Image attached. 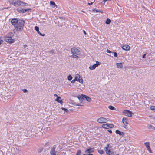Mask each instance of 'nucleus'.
Returning <instances> with one entry per match:
<instances>
[{
  "mask_svg": "<svg viewBox=\"0 0 155 155\" xmlns=\"http://www.w3.org/2000/svg\"><path fill=\"white\" fill-rule=\"evenodd\" d=\"M11 22L15 28V29L13 30L14 33H15V31L19 32L23 30L25 24V21L23 20L14 18L11 20Z\"/></svg>",
  "mask_w": 155,
  "mask_h": 155,
  "instance_id": "obj_1",
  "label": "nucleus"
},
{
  "mask_svg": "<svg viewBox=\"0 0 155 155\" xmlns=\"http://www.w3.org/2000/svg\"><path fill=\"white\" fill-rule=\"evenodd\" d=\"M11 4L15 6H25L28 5L27 3L24 2L19 0H13L12 1L11 3Z\"/></svg>",
  "mask_w": 155,
  "mask_h": 155,
  "instance_id": "obj_2",
  "label": "nucleus"
},
{
  "mask_svg": "<svg viewBox=\"0 0 155 155\" xmlns=\"http://www.w3.org/2000/svg\"><path fill=\"white\" fill-rule=\"evenodd\" d=\"M104 150L107 155H116V153L113 151L111 146H107L105 147L104 148Z\"/></svg>",
  "mask_w": 155,
  "mask_h": 155,
  "instance_id": "obj_3",
  "label": "nucleus"
},
{
  "mask_svg": "<svg viewBox=\"0 0 155 155\" xmlns=\"http://www.w3.org/2000/svg\"><path fill=\"white\" fill-rule=\"evenodd\" d=\"M4 39L6 42L9 43H12L15 41V40L12 39V38L11 37H4Z\"/></svg>",
  "mask_w": 155,
  "mask_h": 155,
  "instance_id": "obj_4",
  "label": "nucleus"
},
{
  "mask_svg": "<svg viewBox=\"0 0 155 155\" xmlns=\"http://www.w3.org/2000/svg\"><path fill=\"white\" fill-rule=\"evenodd\" d=\"M114 125L111 124H104L102 125V127L103 128L106 129H109V128H113Z\"/></svg>",
  "mask_w": 155,
  "mask_h": 155,
  "instance_id": "obj_5",
  "label": "nucleus"
},
{
  "mask_svg": "<svg viewBox=\"0 0 155 155\" xmlns=\"http://www.w3.org/2000/svg\"><path fill=\"white\" fill-rule=\"evenodd\" d=\"M71 51L72 54L78 55L80 54V51L76 48H73L71 49Z\"/></svg>",
  "mask_w": 155,
  "mask_h": 155,
  "instance_id": "obj_6",
  "label": "nucleus"
},
{
  "mask_svg": "<svg viewBox=\"0 0 155 155\" xmlns=\"http://www.w3.org/2000/svg\"><path fill=\"white\" fill-rule=\"evenodd\" d=\"M125 115L127 116L130 117L132 116V113L130 111L128 110H124L123 112Z\"/></svg>",
  "mask_w": 155,
  "mask_h": 155,
  "instance_id": "obj_7",
  "label": "nucleus"
},
{
  "mask_svg": "<svg viewBox=\"0 0 155 155\" xmlns=\"http://www.w3.org/2000/svg\"><path fill=\"white\" fill-rule=\"evenodd\" d=\"M107 120L104 117H100L97 120V122L100 123H106L107 122Z\"/></svg>",
  "mask_w": 155,
  "mask_h": 155,
  "instance_id": "obj_8",
  "label": "nucleus"
},
{
  "mask_svg": "<svg viewBox=\"0 0 155 155\" xmlns=\"http://www.w3.org/2000/svg\"><path fill=\"white\" fill-rule=\"evenodd\" d=\"M30 10V9H23L18 8L17 9V11L20 13H24Z\"/></svg>",
  "mask_w": 155,
  "mask_h": 155,
  "instance_id": "obj_9",
  "label": "nucleus"
},
{
  "mask_svg": "<svg viewBox=\"0 0 155 155\" xmlns=\"http://www.w3.org/2000/svg\"><path fill=\"white\" fill-rule=\"evenodd\" d=\"M65 20L64 19H60L58 21V25L59 26H62L65 24Z\"/></svg>",
  "mask_w": 155,
  "mask_h": 155,
  "instance_id": "obj_10",
  "label": "nucleus"
},
{
  "mask_svg": "<svg viewBox=\"0 0 155 155\" xmlns=\"http://www.w3.org/2000/svg\"><path fill=\"white\" fill-rule=\"evenodd\" d=\"M122 48L125 51H129L130 50V47L127 45H125L122 46Z\"/></svg>",
  "mask_w": 155,
  "mask_h": 155,
  "instance_id": "obj_11",
  "label": "nucleus"
},
{
  "mask_svg": "<svg viewBox=\"0 0 155 155\" xmlns=\"http://www.w3.org/2000/svg\"><path fill=\"white\" fill-rule=\"evenodd\" d=\"M82 95L84 97V100L85 99L88 102H90L91 101V98L89 97L84 94H82Z\"/></svg>",
  "mask_w": 155,
  "mask_h": 155,
  "instance_id": "obj_12",
  "label": "nucleus"
},
{
  "mask_svg": "<svg viewBox=\"0 0 155 155\" xmlns=\"http://www.w3.org/2000/svg\"><path fill=\"white\" fill-rule=\"evenodd\" d=\"M78 97L81 103H82L83 100H84V98L82 95L81 96L79 95Z\"/></svg>",
  "mask_w": 155,
  "mask_h": 155,
  "instance_id": "obj_13",
  "label": "nucleus"
},
{
  "mask_svg": "<svg viewBox=\"0 0 155 155\" xmlns=\"http://www.w3.org/2000/svg\"><path fill=\"white\" fill-rule=\"evenodd\" d=\"M61 98L60 97H58L55 100L58 102L60 103L61 104L63 103V101L61 100Z\"/></svg>",
  "mask_w": 155,
  "mask_h": 155,
  "instance_id": "obj_14",
  "label": "nucleus"
},
{
  "mask_svg": "<svg viewBox=\"0 0 155 155\" xmlns=\"http://www.w3.org/2000/svg\"><path fill=\"white\" fill-rule=\"evenodd\" d=\"M115 132L117 134H119L120 136H123L124 135V134L123 132H121L117 130H116Z\"/></svg>",
  "mask_w": 155,
  "mask_h": 155,
  "instance_id": "obj_15",
  "label": "nucleus"
},
{
  "mask_svg": "<svg viewBox=\"0 0 155 155\" xmlns=\"http://www.w3.org/2000/svg\"><path fill=\"white\" fill-rule=\"evenodd\" d=\"M116 65L118 68H121L123 67L122 64L121 63H116Z\"/></svg>",
  "mask_w": 155,
  "mask_h": 155,
  "instance_id": "obj_16",
  "label": "nucleus"
},
{
  "mask_svg": "<svg viewBox=\"0 0 155 155\" xmlns=\"http://www.w3.org/2000/svg\"><path fill=\"white\" fill-rule=\"evenodd\" d=\"M50 153L51 155H56V152L55 151L54 148L51 149Z\"/></svg>",
  "mask_w": 155,
  "mask_h": 155,
  "instance_id": "obj_17",
  "label": "nucleus"
},
{
  "mask_svg": "<svg viewBox=\"0 0 155 155\" xmlns=\"http://www.w3.org/2000/svg\"><path fill=\"white\" fill-rule=\"evenodd\" d=\"M127 120L126 119V118L124 117L122 119V122L124 124V125H125V124H127L128 123L127 122Z\"/></svg>",
  "mask_w": 155,
  "mask_h": 155,
  "instance_id": "obj_18",
  "label": "nucleus"
},
{
  "mask_svg": "<svg viewBox=\"0 0 155 155\" xmlns=\"http://www.w3.org/2000/svg\"><path fill=\"white\" fill-rule=\"evenodd\" d=\"M94 151V149L93 148H90L88 149L87 150L85 151L86 152H87V153H91L92 152Z\"/></svg>",
  "mask_w": 155,
  "mask_h": 155,
  "instance_id": "obj_19",
  "label": "nucleus"
},
{
  "mask_svg": "<svg viewBox=\"0 0 155 155\" xmlns=\"http://www.w3.org/2000/svg\"><path fill=\"white\" fill-rule=\"evenodd\" d=\"M80 78V76L78 74H76L75 78V81H78V80H79V79Z\"/></svg>",
  "mask_w": 155,
  "mask_h": 155,
  "instance_id": "obj_20",
  "label": "nucleus"
},
{
  "mask_svg": "<svg viewBox=\"0 0 155 155\" xmlns=\"http://www.w3.org/2000/svg\"><path fill=\"white\" fill-rule=\"evenodd\" d=\"M96 67V66L95 65V64L93 65L92 66H91L89 67V68L90 70H94V69Z\"/></svg>",
  "mask_w": 155,
  "mask_h": 155,
  "instance_id": "obj_21",
  "label": "nucleus"
},
{
  "mask_svg": "<svg viewBox=\"0 0 155 155\" xmlns=\"http://www.w3.org/2000/svg\"><path fill=\"white\" fill-rule=\"evenodd\" d=\"M108 108L111 110H116V108H115L114 106H112L111 105H110L108 107Z\"/></svg>",
  "mask_w": 155,
  "mask_h": 155,
  "instance_id": "obj_22",
  "label": "nucleus"
},
{
  "mask_svg": "<svg viewBox=\"0 0 155 155\" xmlns=\"http://www.w3.org/2000/svg\"><path fill=\"white\" fill-rule=\"evenodd\" d=\"M111 22V21L109 18H107L105 21V23L107 24H109Z\"/></svg>",
  "mask_w": 155,
  "mask_h": 155,
  "instance_id": "obj_23",
  "label": "nucleus"
},
{
  "mask_svg": "<svg viewBox=\"0 0 155 155\" xmlns=\"http://www.w3.org/2000/svg\"><path fill=\"white\" fill-rule=\"evenodd\" d=\"M50 4L51 5H53L54 6V7L57 6V5L55 4V2L53 1H51L50 2Z\"/></svg>",
  "mask_w": 155,
  "mask_h": 155,
  "instance_id": "obj_24",
  "label": "nucleus"
},
{
  "mask_svg": "<svg viewBox=\"0 0 155 155\" xmlns=\"http://www.w3.org/2000/svg\"><path fill=\"white\" fill-rule=\"evenodd\" d=\"M52 145L53 144L52 143H51L50 141H46L45 143V145Z\"/></svg>",
  "mask_w": 155,
  "mask_h": 155,
  "instance_id": "obj_25",
  "label": "nucleus"
},
{
  "mask_svg": "<svg viewBox=\"0 0 155 155\" xmlns=\"http://www.w3.org/2000/svg\"><path fill=\"white\" fill-rule=\"evenodd\" d=\"M92 11H93V12H94V11H96V12H101L102 13H103V12L102 11H101L100 10H97V9H94L92 10Z\"/></svg>",
  "mask_w": 155,
  "mask_h": 155,
  "instance_id": "obj_26",
  "label": "nucleus"
},
{
  "mask_svg": "<svg viewBox=\"0 0 155 155\" xmlns=\"http://www.w3.org/2000/svg\"><path fill=\"white\" fill-rule=\"evenodd\" d=\"M14 36V34L12 32H10L8 35V36L7 37H11L12 38V36Z\"/></svg>",
  "mask_w": 155,
  "mask_h": 155,
  "instance_id": "obj_27",
  "label": "nucleus"
},
{
  "mask_svg": "<svg viewBox=\"0 0 155 155\" xmlns=\"http://www.w3.org/2000/svg\"><path fill=\"white\" fill-rule=\"evenodd\" d=\"M67 78L68 80L71 81L72 79V77L71 75H69L68 76Z\"/></svg>",
  "mask_w": 155,
  "mask_h": 155,
  "instance_id": "obj_28",
  "label": "nucleus"
},
{
  "mask_svg": "<svg viewBox=\"0 0 155 155\" xmlns=\"http://www.w3.org/2000/svg\"><path fill=\"white\" fill-rule=\"evenodd\" d=\"M146 148L147 149V150H148L149 152L150 153H151V149L150 147V146H146Z\"/></svg>",
  "mask_w": 155,
  "mask_h": 155,
  "instance_id": "obj_29",
  "label": "nucleus"
},
{
  "mask_svg": "<svg viewBox=\"0 0 155 155\" xmlns=\"http://www.w3.org/2000/svg\"><path fill=\"white\" fill-rule=\"evenodd\" d=\"M71 57L74 58H76L77 59L79 58L78 56L75 54L72 55L71 56Z\"/></svg>",
  "mask_w": 155,
  "mask_h": 155,
  "instance_id": "obj_30",
  "label": "nucleus"
},
{
  "mask_svg": "<svg viewBox=\"0 0 155 155\" xmlns=\"http://www.w3.org/2000/svg\"><path fill=\"white\" fill-rule=\"evenodd\" d=\"M35 29L38 33L39 32V28L38 26H36L35 27Z\"/></svg>",
  "mask_w": 155,
  "mask_h": 155,
  "instance_id": "obj_31",
  "label": "nucleus"
},
{
  "mask_svg": "<svg viewBox=\"0 0 155 155\" xmlns=\"http://www.w3.org/2000/svg\"><path fill=\"white\" fill-rule=\"evenodd\" d=\"M96 67H97L98 65H99L101 64V63L98 62V61H96V63L94 64Z\"/></svg>",
  "mask_w": 155,
  "mask_h": 155,
  "instance_id": "obj_32",
  "label": "nucleus"
},
{
  "mask_svg": "<svg viewBox=\"0 0 155 155\" xmlns=\"http://www.w3.org/2000/svg\"><path fill=\"white\" fill-rule=\"evenodd\" d=\"M61 109L62 110H64L66 112H67L68 111V110L67 109L64 107H62Z\"/></svg>",
  "mask_w": 155,
  "mask_h": 155,
  "instance_id": "obj_33",
  "label": "nucleus"
},
{
  "mask_svg": "<svg viewBox=\"0 0 155 155\" xmlns=\"http://www.w3.org/2000/svg\"><path fill=\"white\" fill-rule=\"evenodd\" d=\"M98 151L99 153L101 154H102L104 153V151L102 150H98Z\"/></svg>",
  "mask_w": 155,
  "mask_h": 155,
  "instance_id": "obj_34",
  "label": "nucleus"
},
{
  "mask_svg": "<svg viewBox=\"0 0 155 155\" xmlns=\"http://www.w3.org/2000/svg\"><path fill=\"white\" fill-rule=\"evenodd\" d=\"M78 81L81 84H83V81L82 78L81 79L80 78Z\"/></svg>",
  "mask_w": 155,
  "mask_h": 155,
  "instance_id": "obj_35",
  "label": "nucleus"
},
{
  "mask_svg": "<svg viewBox=\"0 0 155 155\" xmlns=\"http://www.w3.org/2000/svg\"><path fill=\"white\" fill-rule=\"evenodd\" d=\"M28 142V140L27 139H25L24 140L23 143L24 144H27L25 143H27Z\"/></svg>",
  "mask_w": 155,
  "mask_h": 155,
  "instance_id": "obj_36",
  "label": "nucleus"
},
{
  "mask_svg": "<svg viewBox=\"0 0 155 155\" xmlns=\"http://www.w3.org/2000/svg\"><path fill=\"white\" fill-rule=\"evenodd\" d=\"M112 53L114 54V56L115 57H117L118 56L117 53L116 52H112Z\"/></svg>",
  "mask_w": 155,
  "mask_h": 155,
  "instance_id": "obj_37",
  "label": "nucleus"
},
{
  "mask_svg": "<svg viewBox=\"0 0 155 155\" xmlns=\"http://www.w3.org/2000/svg\"><path fill=\"white\" fill-rule=\"evenodd\" d=\"M81 151L80 150H78L76 153V155H81Z\"/></svg>",
  "mask_w": 155,
  "mask_h": 155,
  "instance_id": "obj_38",
  "label": "nucleus"
},
{
  "mask_svg": "<svg viewBox=\"0 0 155 155\" xmlns=\"http://www.w3.org/2000/svg\"><path fill=\"white\" fill-rule=\"evenodd\" d=\"M17 148H15V147H13V149L12 150L13 152H16L17 151Z\"/></svg>",
  "mask_w": 155,
  "mask_h": 155,
  "instance_id": "obj_39",
  "label": "nucleus"
},
{
  "mask_svg": "<svg viewBox=\"0 0 155 155\" xmlns=\"http://www.w3.org/2000/svg\"><path fill=\"white\" fill-rule=\"evenodd\" d=\"M150 109L153 110H155V106H151L150 107Z\"/></svg>",
  "mask_w": 155,
  "mask_h": 155,
  "instance_id": "obj_40",
  "label": "nucleus"
},
{
  "mask_svg": "<svg viewBox=\"0 0 155 155\" xmlns=\"http://www.w3.org/2000/svg\"><path fill=\"white\" fill-rule=\"evenodd\" d=\"M22 90L24 93H26L28 91V90L26 89H23Z\"/></svg>",
  "mask_w": 155,
  "mask_h": 155,
  "instance_id": "obj_41",
  "label": "nucleus"
},
{
  "mask_svg": "<svg viewBox=\"0 0 155 155\" xmlns=\"http://www.w3.org/2000/svg\"><path fill=\"white\" fill-rule=\"evenodd\" d=\"M49 53H52V54H54V51L53 50H51V51H49Z\"/></svg>",
  "mask_w": 155,
  "mask_h": 155,
  "instance_id": "obj_42",
  "label": "nucleus"
},
{
  "mask_svg": "<svg viewBox=\"0 0 155 155\" xmlns=\"http://www.w3.org/2000/svg\"><path fill=\"white\" fill-rule=\"evenodd\" d=\"M38 33L39 34L43 36H44L45 35V34H42L41 33H40V32L39 33Z\"/></svg>",
  "mask_w": 155,
  "mask_h": 155,
  "instance_id": "obj_43",
  "label": "nucleus"
},
{
  "mask_svg": "<svg viewBox=\"0 0 155 155\" xmlns=\"http://www.w3.org/2000/svg\"><path fill=\"white\" fill-rule=\"evenodd\" d=\"M107 53H112V52L110 50H107L106 51Z\"/></svg>",
  "mask_w": 155,
  "mask_h": 155,
  "instance_id": "obj_44",
  "label": "nucleus"
},
{
  "mask_svg": "<svg viewBox=\"0 0 155 155\" xmlns=\"http://www.w3.org/2000/svg\"><path fill=\"white\" fill-rule=\"evenodd\" d=\"M144 144L145 145H149V142H146L144 143Z\"/></svg>",
  "mask_w": 155,
  "mask_h": 155,
  "instance_id": "obj_45",
  "label": "nucleus"
},
{
  "mask_svg": "<svg viewBox=\"0 0 155 155\" xmlns=\"http://www.w3.org/2000/svg\"><path fill=\"white\" fill-rule=\"evenodd\" d=\"M75 79L72 80V81H71V82L72 83H75Z\"/></svg>",
  "mask_w": 155,
  "mask_h": 155,
  "instance_id": "obj_46",
  "label": "nucleus"
},
{
  "mask_svg": "<svg viewBox=\"0 0 155 155\" xmlns=\"http://www.w3.org/2000/svg\"><path fill=\"white\" fill-rule=\"evenodd\" d=\"M74 104V105H77V106H81V105H80V104H76L75 103H74V104Z\"/></svg>",
  "mask_w": 155,
  "mask_h": 155,
  "instance_id": "obj_47",
  "label": "nucleus"
},
{
  "mask_svg": "<svg viewBox=\"0 0 155 155\" xmlns=\"http://www.w3.org/2000/svg\"><path fill=\"white\" fill-rule=\"evenodd\" d=\"M3 42V41L0 38V45Z\"/></svg>",
  "mask_w": 155,
  "mask_h": 155,
  "instance_id": "obj_48",
  "label": "nucleus"
},
{
  "mask_svg": "<svg viewBox=\"0 0 155 155\" xmlns=\"http://www.w3.org/2000/svg\"><path fill=\"white\" fill-rule=\"evenodd\" d=\"M9 8V7L4 8H2V10H3L4 9H8Z\"/></svg>",
  "mask_w": 155,
  "mask_h": 155,
  "instance_id": "obj_49",
  "label": "nucleus"
},
{
  "mask_svg": "<svg viewBox=\"0 0 155 155\" xmlns=\"http://www.w3.org/2000/svg\"><path fill=\"white\" fill-rule=\"evenodd\" d=\"M146 55V54H144L143 56V58H145V56Z\"/></svg>",
  "mask_w": 155,
  "mask_h": 155,
  "instance_id": "obj_50",
  "label": "nucleus"
},
{
  "mask_svg": "<svg viewBox=\"0 0 155 155\" xmlns=\"http://www.w3.org/2000/svg\"><path fill=\"white\" fill-rule=\"evenodd\" d=\"M83 31L84 33V34H85V35H86L87 34V33H86V32L85 31H84V30H83Z\"/></svg>",
  "mask_w": 155,
  "mask_h": 155,
  "instance_id": "obj_51",
  "label": "nucleus"
},
{
  "mask_svg": "<svg viewBox=\"0 0 155 155\" xmlns=\"http://www.w3.org/2000/svg\"><path fill=\"white\" fill-rule=\"evenodd\" d=\"M108 131L110 133H112V131L111 130H108Z\"/></svg>",
  "mask_w": 155,
  "mask_h": 155,
  "instance_id": "obj_52",
  "label": "nucleus"
},
{
  "mask_svg": "<svg viewBox=\"0 0 155 155\" xmlns=\"http://www.w3.org/2000/svg\"><path fill=\"white\" fill-rule=\"evenodd\" d=\"M93 3H92V2H91V3H88V4L89 5H92V4H93Z\"/></svg>",
  "mask_w": 155,
  "mask_h": 155,
  "instance_id": "obj_53",
  "label": "nucleus"
},
{
  "mask_svg": "<svg viewBox=\"0 0 155 155\" xmlns=\"http://www.w3.org/2000/svg\"><path fill=\"white\" fill-rule=\"evenodd\" d=\"M42 149H40V150H38V151H39V152H41V151H42Z\"/></svg>",
  "mask_w": 155,
  "mask_h": 155,
  "instance_id": "obj_54",
  "label": "nucleus"
},
{
  "mask_svg": "<svg viewBox=\"0 0 155 155\" xmlns=\"http://www.w3.org/2000/svg\"><path fill=\"white\" fill-rule=\"evenodd\" d=\"M54 97H58V96L57 95V94H54Z\"/></svg>",
  "mask_w": 155,
  "mask_h": 155,
  "instance_id": "obj_55",
  "label": "nucleus"
},
{
  "mask_svg": "<svg viewBox=\"0 0 155 155\" xmlns=\"http://www.w3.org/2000/svg\"><path fill=\"white\" fill-rule=\"evenodd\" d=\"M153 127V126H152L151 125H150L149 126V127H150V128H152V127Z\"/></svg>",
  "mask_w": 155,
  "mask_h": 155,
  "instance_id": "obj_56",
  "label": "nucleus"
},
{
  "mask_svg": "<svg viewBox=\"0 0 155 155\" xmlns=\"http://www.w3.org/2000/svg\"><path fill=\"white\" fill-rule=\"evenodd\" d=\"M26 47H27V45H24V48H25Z\"/></svg>",
  "mask_w": 155,
  "mask_h": 155,
  "instance_id": "obj_57",
  "label": "nucleus"
},
{
  "mask_svg": "<svg viewBox=\"0 0 155 155\" xmlns=\"http://www.w3.org/2000/svg\"><path fill=\"white\" fill-rule=\"evenodd\" d=\"M153 129L155 130V127H153L152 128Z\"/></svg>",
  "mask_w": 155,
  "mask_h": 155,
  "instance_id": "obj_58",
  "label": "nucleus"
},
{
  "mask_svg": "<svg viewBox=\"0 0 155 155\" xmlns=\"http://www.w3.org/2000/svg\"><path fill=\"white\" fill-rule=\"evenodd\" d=\"M127 124H125V125H124V128H126V127L127 126Z\"/></svg>",
  "mask_w": 155,
  "mask_h": 155,
  "instance_id": "obj_59",
  "label": "nucleus"
},
{
  "mask_svg": "<svg viewBox=\"0 0 155 155\" xmlns=\"http://www.w3.org/2000/svg\"><path fill=\"white\" fill-rule=\"evenodd\" d=\"M87 155H93L92 154H87Z\"/></svg>",
  "mask_w": 155,
  "mask_h": 155,
  "instance_id": "obj_60",
  "label": "nucleus"
},
{
  "mask_svg": "<svg viewBox=\"0 0 155 155\" xmlns=\"http://www.w3.org/2000/svg\"><path fill=\"white\" fill-rule=\"evenodd\" d=\"M116 155H119L118 154H116Z\"/></svg>",
  "mask_w": 155,
  "mask_h": 155,
  "instance_id": "obj_61",
  "label": "nucleus"
},
{
  "mask_svg": "<svg viewBox=\"0 0 155 155\" xmlns=\"http://www.w3.org/2000/svg\"><path fill=\"white\" fill-rule=\"evenodd\" d=\"M107 145L108 146V145H109V144H107Z\"/></svg>",
  "mask_w": 155,
  "mask_h": 155,
  "instance_id": "obj_62",
  "label": "nucleus"
},
{
  "mask_svg": "<svg viewBox=\"0 0 155 155\" xmlns=\"http://www.w3.org/2000/svg\"><path fill=\"white\" fill-rule=\"evenodd\" d=\"M82 12H85L83 11H82Z\"/></svg>",
  "mask_w": 155,
  "mask_h": 155,
  "instance_id": "obj_63",
  "label": "nucleus"
},
{
  "mask_svg": "<svg viewBox=\"0 0 155 155\" xmlns=\"http://www.w3.org/2000/svg\"><path fill=\"white\" fill-rule=\"evenodd\" d=\"M83 155H86V154H84Z\"/></svg>",
  "mask_w": 155,
  "mask_h": 155,
  "instance_id": "obj_64",
  "label": "nucleus"
}]
</instances>
